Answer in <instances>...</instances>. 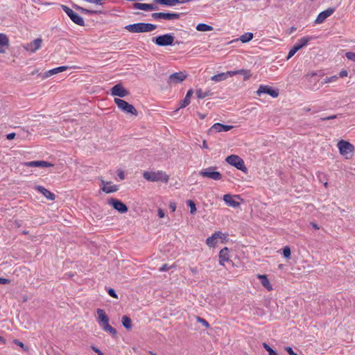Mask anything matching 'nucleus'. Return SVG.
Returning a JSON list of instances; mask_svg holds the SVG:
<instances>
[{"label": "nucleus", "mask_w": 355, "mask_h": 355, "mask_svg": "<svg viewBox=\"0 0 355 355\" xmlns=\"http://www.w3.org/2000/svg\"><path fill=\"white\" fill-rule=\"evenodd\" d=\"M193 94V89H191L188 90L186 96L184 98L180 101V108H184L187 107L190 103V99Z\"/></svg>", "instance_id": "obj_27"}, {"label": "nucleus", "mask_w": 355, "mask_h": 355, "mask_svg": "<svg viewBox=\"0 0 355 355\" xmlns=\"http://www.w3.org/2000/svg\"><path fill=\"white\" fill-rule=\"evenodd\" d=\"M110 94L112 96L123 98L128 96L129 92L121 84H116L110 89Z\"/></svg>", "instance_id": "obj_15"}, {"label": "nucleus", "mask_w": 355, "mask_h": 355, "mask_svg": "<svg viewBox=\"0 0 355 355\" xmlns=\"http://www.w3.org/2000/svg\"><path fill=\"white\" fill-rule=\"evenodd\" d=\"M336 118H337L336 115H331V116H327V117H322V118L320 119V120H322V121H327V120L334 119H336Z\"/></svg>", "instance_id": "obj_50"}, {"label": "nucleus", "mask_w": 355, "mask_h": 355, "mask_svg": "<svg viewBox=\"0 0 355 355\" xmlns=\"http://www.w3.org/2000/svg\"><path fill=\"white\" fill-rule=\"evenodd\" d=\"M202 148H208V146H207V142H206V141H205V140H204V141H203V143H202Z\"/></svg>", "instance_id": "obj_59"}, {"label": "nucleus", "mask_w": 355, "mask_h": 355, "mask_svg": "<svg viewBox=\"0 0 355 355\" xmlns=\"http://www.w3.org/2000/svg\"><path fill=\"white\" fill-rule=\"evenodd\" d=\"M102 184L101 189L106 193L116 192L118 190V186L115 184L110 185V182H105V181H102Z\"/></svg>", "instance_id": "obj_26"}, {"label": "nucleus", "mask_w": 355, "mask_h": 355, "mask_svg": "<svg viewBox=\"0 0 355 355\" xmlns=\"http://www.w3.org/2000/svg\"><path fill=\"white\" fill-rule=\"evenodd\" d=\"M8 46L9 40L8 37L4 34H0V53H5Z\"/></svg>", "instance_id": "obj_23"}, {"label": "nucleus", "mask_w": 355, "mask_h": 355, "mask_svg": "<svg viewBox=\"0 0 355 355\" xmlns=\"http://www.w3.org/2000/svg\"><path fill=\"white\" fill-rule=\"evenodd\" d=\"M169 208L172 211H175L176 209V205L174 202H171L169 205Z\"/></svg>", "instance_id": "obj_55"}, {"label": "nucleus", "mask_w": 355, "mask_h": 355, "mask_svg": "<svg viewBox=\"0 0 355 355\" xmlns=\"http://www.w3.org/2000/svg\"><path fill=\"white\" fill-rule=\"evenodd\" d=\"M92 349L98 354V355H104L103 353L95 347H92Z\"/></svg>", "instance_id": "obj_56"}, {"label": "nucleus", "mask_w": 355, "mask_h": 355, "mask_svg": "<svg viewBox=\"0 0 355 355\" xmlns=\"http://www.w3.org/2000/svg\"><path fill=\"white\" fill-rule=\"evenodd\" d=\"M263 346L265 349L268 352V355H278L268 344L263 343Z\"/></svg>", "instance_id": "obj_39"}, {"label": "nucleus", "mask_w": 355, "mask_h": 355, "mask_svg": "<svg viewBox=\"0 0 355 355\" xmlns=\"http://www.w3.org/2000/svg\"><path fill=\"white\" fill-rule=\"evenodd\" d=\"M15 133H14V132L9 133V134H8V135H6V138H7V139H8V140H12V139H13L15 138Z\"/></svg>", "instance_id": "obj_53"}, {"label": "nucleus", "mask_w": 355, "mask_h": 355, "mask_svg": "<svg viewBox=\"0 0 355 355\" xmlns=\"http://www.w3.org/2000/svg\"><path fill=\"white\" fill-rule=\"evenodd\" d=\"M338 79V76H333L331 77H327L324 80L322 81V84H327L332 82H335Z\"/></svg>", "instance_id": "obj_40"}, {"label": "nucleus", "mask_w": 355, "mask_h": 355, "mask_svg": "<svg viewBox=\"0 0 355 355\" xmlns=\"http://www.w3.org/2000/svg\"><path fill=\"white\" fill-rule=\"evenodd\" d=\"M239 74L243 76L245 80H248L251 76L250 71L243 69L239 70Z\"/></svg>", "instance_id": "obj_38"}, {"label": "nucleus", "mask_w": 355, "mask_h": 355, "mask_svg": "<svg viewBox=\"0 0 355 355\" xmlns=\"http://www.w3.org/2000/svg\"><path fill=\"white\" fill-rule=\"evenodd\" d=\"M73 7L76 9L77 10H79L81 13L83 14H96L97 12L94 10H89L86 8H82L76 4H73Z\"/></svg>", "instance_id": "obj_35"}, {"label": "nucleus", "mask_w": 355, "mask_h": 355, "mask_svg": "<svg viewBox=\"0 0 355 355\" xmlns=\"http://www.w3.org/2000/svg\"><path fill=\"white\" fill-rule=\"evenodd\" d=\"M108 204L113 207L121 214H124L128 211V207L122 202L120 200L116 198H111L108 200Z\"/></svg>", "instance_id": "obj_14"}, {"label": "nucleus", "mask_w": 355, "mask_h": 355, "mask_svg": "<svg viewBox=\"0 0 355 355\" xmlns=\"http://www.w3.org/2000/svg\"><path fill=\"white\" fill-rule=\"evenodd\" d=\"M212 236L215 239H218L222 238L223 234L220 232H216L214 234H212Z\"/></svg>", "instance_id": "obj_52"}, {"label": "nucleus", "mask_w": 355, "mask_h": 355, "mask_svg": "<svg viewBox=\"0 0 355 355\" xmlns=\"http://www.w3.org/2000/svg\"><path fill=\"white\" fill-rule=\"evenodd\" d=\"M193 0H173L174 6L193 1Z\"/></svg>", "instance_id": "obj_45"}, {"label": "nucleus", "mask_w": 355, "mask_h": 355, "mask_svg": "<svg viewBox=\"0 0 355 355\" xmlns=\"http://www.w3.org/2000/svg\"><path fill=\"white\" fill-rule=\"evenodd\" d=\"M150 354L151 355H157L155 353H153V352H150Z\"/></svg>", "instance_id": "obj_64"}, {"label": "nucleus", "mask_w": 355, "mask_h": 355, "mask_svg": "<svg viewBox=\"0 0 355 355\" xmlns=\"http://www.w3.org/2000/svg\"><path fill=\"white\" fill-rule=\"evenodd\" d=\"M182 15V13L177 12H153L152 17L155 20H176L179 19Z\"/></svg>", "instance_id": "obj_10"}, {"label": "nucleus", "mask_w": 355, "mask_h": 355, "mask_svg": "<svg viewBox=\"0 0 355 355\" xmlns=\"http://www.w3.org/2000/svg\"><path fill=\"white\" fill-rule=\"evenodd\" d=\"M196 94L198 98H204L207 96L211 95V93L209 90L204 92L201 89H197L196 91Z\"/></svg>", "instance_id": "obj_32"}, {"label": "nucleus", "mask_w": 355, "mask_h": 355, "mask_svg": "<svg viewBox=\"0 0 355 355\" xmlns=\"http://www.w3.org/2000/svg\"><path fill=\"white\" fill-rule=\"evenodd\" d=\"M0 341H1L3 343H5V340L3 337L0 336Z\"/></svg>", "instance_id": "obj_61"}, {"label": "nucleus", "mask_w": 355, "mask_h": 355, "mask_svg": "<svg viewBox=\"0 0 355 355\" xmlns=\"http://www.w3.org/2000/svg\"><path fill=\"white\" fill-rule=\"evenodd\" d=\"M35 189L38 192L43 194L48 200H53L55 198V196L54 193L45 189L44 187L40 185H37L35 187Z\"/></svg>", "instance_id": "obj_20"}, {"label": "nucleus", "mask_w": 355, "mask_h": 355, "mask_svg": "<svg viewBox=\"0 0 355 355\" xmlns=\"http://www.w3.org/2000/svg\"><path fill=\"white\" fill-rule=\"evenodd\" d=\"M170 268L171 267H169L167 264L165 263L159 269V270L160 272H164L169 270Z\"/></svg>", "instance_id": "obj_48"}, {"label": "nucleus", "mask_w": 355, "mask_h": 355, "mask_svg": "<svg viewBox=\"0 0 355 355\" xmlns=\"http://www.w3.org/2000/svg\"><path fill=\"white\" fill-rule=\"evenodd\" d=\"M14 343L17 345L18 346L21 347V348H24L25 346L24 345L23 343H21V341L18 340H14Z\"/></svg>", "instance_id": "obj_54"}, {"label": "nucleus", "mask_w": 355, "mask_h": 355, "mask_svg": "<svg viewBox=\"0 0 355 355\" xmlns=\"http://www.w3.org/2000/svg\"><path fill=\"white\" fill-rule=\"evenodd\" d=\"M258 278L261 279V282L262 286L266 288L268 291H271L272 289V285L270 283L268 279L265 275H258Z\"/></svg>", "instance_id": "obj_28"}, {"label": "nucleus", "mask_w": 355, "mask_h": 355, "mask_svg": "<svg viewBox=\"0 0 355 355\" xmlns=\"http://www.w3.org/2000/svg\"><path fill=\"white\" fill-rule=\"evenodd\" d=\"M348 75V72L347 70H341L339 73V77L340 78H344V77H347Z\"/></svg>", "instance_id": "obj_47"}, {"label": "nucleus", "mask_w": 355, "mask_h": 355, "mask_svg": "<svg viewBox=\"0 0 355 355\" xmlns=\"http://www.w3.org/2000/svg\"><path fill=\"white\" fill-rule=\"evenodd\" d=\"M283 254L286 258H290L291 257V249L289 247L286 246L283 249Z\"/></svg>", "instance_id": "obj_41"}, {"label": "nucleus", "mask_w": 355, "mask_h": 355, "mask_svg": "<svg viewBox=\"0 0 355 355\" xmlns=\"http://www.w3.org/2000/svg\"><path fill=\"white\" fill-rule=\"evenodd\" d=\"M134 8L142 10L145 11L157 10L158 6L156 3H135L133 5Z\"/></svg>", "instance_id": "obj_17"}, {"label": "nucleus", "mask_w": 355, "mask_h": 355, "mask_svg": "<svg viewBox=\"0 0 355 355\" xmlns=\"http://www.w3.org/2000/svg\"><path fill=\"white\" fill-rule=\"evenodd\" d=\"M313 227L315 228V229H319V227H318V225L315 223L313 224Z\"/></svg>", "instance_id": "obj_60"}, {"label": "nucleus", "mask_w": 355, "mask_h": 355, "mask_svg": "<svg viewBox=\"0 0 355 355\" xmlns=\"http://www.w3.org/2000/svg\"><path fill=\"white\" fill-rule=\"evenodd\" d=\"M153 2L156 4H160L168 7H174L173 0H154Z\"/></svg>", "instance_id": "obj_33"}, {"label": "nucleus", "mask_w": 355, "mask_h": 355, "mask_svg": "<svg viewBox=\"0 0 355 355\" xmlns=\"http://www.w3.org/2000/svg\"><path fill=\"white\" fill-rule=\"evenodd\" d=\"M187 77V73L185 71L175 72L169 76L167 83L170 86L175 85L184 81Z\"/></svg>", "instance_id": "obj_11"}, {"label": "nucleus", "mask_w": 355, "mask_h": 355, "mask_svg": "<svg viewBox=\"0 0 355 355\" xmlns=\"http://www.w3.org/2000/svg\"><path fill=\"white\" fill-rule=\"evenodd\" d=\"M197 321L198 322L201 323L206 328L209 327V324L208 322L206 320H205L204 318H202L200 317H197Z\"/></svg>", "instance_id": "obj_42"}, {"label": "nucleus", "mask_w": 355, "mask_h": 355, "mask_svg": "<svg viewBox=\"0 0 355 355\" xmlns=\"http://www.w3.org/2000/svg\"><path fill=\"white\" fill-rule=\"evenodd\" d=\"M10 282V279L0 277V284H9Z\"/></svg>", "instance_id": "obj_51"}, {"label": "nucleus", "mask_w": 355, "mask_h": 355, "mask_svg": "<svg viewBox=\"0 0 355 355\" xmlns=\"http://www.w3.org/2000/svg\"><path fill=\"white\" fill-rule=\"evenodd\" d=\"M164 215L165 214H164V211L162 209H158V216H159V217L161 218H164Z\"/></svg>", "instance_id": "obj_57"}, {"label": "nucleus", "mask_w": 355, "mask_h": 355, "mask_svg": "<svg viewBox=\"0 0 355 355\" xmlns=\"http://www.w3.org/2000/svg\"><path fill=\"white\" fill-rule=\"evenodd\" d=\"M334 11L335 8H329L328 9L320 12L317 18L315 19L314 23L316 24L323 23L327 17L331 16L334 12Z\"/></svg>", "instance_id": "obj_16"}, {"label": "nucleus", "mask_w": 355, "mask_h": 355, "mask_svg": "<svg viewBox=\"0 0 355 355\" xmlns=\"http://www.w3.org/2000/svg\"><path fill=\"white\" fill-rule=\"evenodd\" d=\"M196 29L198 31H200V32H207V31H213L214 28L211 26H210V25H208V24H203V23H200V24H198L196 26Z\"/></svg>", "instance_id": "obj_29"}, {"label": "nucleus", "mask_w": 355, "mask_h": 355, "mask_svg": "<svg viewBox=\"0 0 355 355\" xmlns=\"http://www.w3.org/2000/svg\"><path fill=\"white\" fill-rule=\"evenodd\" d=\"M225 74L227 75V79L230 77H232L233 76L239 74V70L236 71H228L225 72Z\"/></svg>", "instance_id": "obj_44"}, {"label": "nucleus", "mask_w": 355, "mask_h": 355, "mask_svg": "<svg viewBox=\"0 0 355 355\" xmlns=\"http://www.w3.org/2000/svg\"><path fill=\"white\" fill-rule=\"evenodd\" d=\"M96 313L97 321L101 328L103 331L110 333L111 335L115 336L116 334V330L110 325L109 318L105 311L103 309H98Z\"/></svg>", "instance_id": "obj_1"}, {"label": "nucleus", "mask_w": 355, "mask_h": 355, "mask_svg": "<svg viewBox=\"0 0 355 355\" xmlns=\"http://www.w3.org/2000/svg\"><path fill=\"white\" fill-rule=\"evenodd\" d=\"M229 260V250L227 248H224L219 252V263L221 266H225V262Z\"/></svg>", "instance_id": "obj_24"}, {"label": "nucleus", "mask_w": 355, "mask_h": 355, "mask_svg": "<svg viewBox=\"0 0 355 355\" xmlns=\"http://www.w3.org/2000/svg\"><path fill=\"white\" fill-rule=\"evenodd\" d=\"M225 160L229 164L234 166L237 169L244 173H247L248 168L245 165L244 161L238 155H231L230 156H227Z\"/></svg>", "instance_id": "obj_5"}, {"label": "nucleus", "mask_w": 355, "mask_h": 355, "mask_svg": "<svg viewBox=\"0 0 355 355\" xmlns=\"http://www.w3.org/2000/svg\"><path fill=\"white\" fill-rule=\"evenodd\" d=\"M345 57L348 60L355 62V53H354V52H347L345 53Z\"/></svg>", "instance_id": "obj_43"}, {"label": "nucleus", "mask_w": 355, "mask_h": 355, "mask_svg": "<svg viewBox=\"0 0 355 355\" xmlns=\"http://www.w3.org/2000/svg\"><path fill=\"white\" fill-rule=\"evenodd\" d=\"M216 239H215L213 236H211L207 239L206 243L209 247H214L216 244Z\"/></svg>", "instance_id": "obj_37"}, {"label": "nucleus", "mask_w": 355, "mask_h": 355, "mask_svg": "<svg viewBox=\"0 0 355 355\" xmlns=\"http://www.w3.org/2000/svg\"><path fill=\"white\" fill-rule=\"evenodd\" d=\"M233 128L232 125H224L220 123H214L209 129L210 132H227Z\"/></svg>", "instance_id": "obj_19"}, {"label": "nucleus", "mask_w": 355, "mask_h": 355, "mask_svg": "<svg viewBox=\"0 0 355 355\" xmlns=\"http://www.w3.org/2000/svg\"><path fill=\"white\" fill-rule=\"evenodd\" d=\"M257 94L259 96H261L263 94H267L273 98H277L279 95V90L275 89L272 87H270L268 85H261L259 86V89H257Z\"/></svg>", "instance_id": "obj_13"}, {"label": "nucleus", "mask_w": 355, "mask_h": 355, "mask_svg": "<svg viewBox=\"0 0 355 355\" xmlns=\"http://www.w3.org/2000/svg\"><path fill=\"white\" fill-rule=\"evenodd\" d=\"M199 116H200V117L201 119H204V118L205 117V115H202V114H199Z\"/></svg>", "instance_id": "obj_62"}, {"label": "nucleus", "mask_w": 355, "mask_h": 355, "mask_svg": "<svg viewBox=\"0 0 355 355\" xmlns=\"http://www.w3.org/2000/svg\"><path fill=\"white\" fill-rule=\"evenodd\" d=\"M25 165L30 167H51L53 166V164L46 161H31L26 162Z\"/></svg>", "instance_id": "obj_21"}, {"label": "nucleus", "mask_w": 355, "mask_h": 355, "mask_svg": "<svg viewBox=\"0 0 355 355\" xmlns=\"http://www.w3.org/2000/svg\"><path fill=\"white\" fill-rule=\"evenodd\" d=\"M118 176L120 178L121 180H123L125 178L124 173L122 171H118Z\"/></svg>", "instance_id": "obj_58"}, {"label": "nucleus", "mask_w": 355, "mask_h": 355, "mask_svg": "<svg viewBox=\"0 0 355 355\" xmlns=\"http://www.w3.org/2000/svg\"><path fill=\"white\" fill-rule=\"evenodd\" d=\"M237 197V196H232L230 194H225L223 196V200L225 201V204L229 207L236 208L240 205V203L236 201L234 198Z\"/></svg>", "instance_id": "obj_22"}, {"label": "nucleus", "mask_w": 355, "mask_h": 355, "mask_svg": "<svg viewBox=\"0 0 355 355\" xmlns=\"http://www.w3.org/2000/svg\"><path fill=\"white\" fill-rule=\"evenodd\" d=\"M157 28V26L150 23H135L125 26V29L130 33H140L151 32Z\"/></svg>", "instance_id": "obj_2"}, {"label": "nucleus", "mask_w": 355, "mask_h": 355, "mask_svg": "<svg viewBox=\"0 0 355 355\" xmlns=\"http://www.w3.org/2000/svg\"><path fill=\"white\" fill-rule=\"evenodd\" d=\"M216 166H209L199 171V175L202 178H207L213 180H220L222 179V174L216 171Z\"/></svg>", "instance_id": "obj_4"}, {"label": "nucleus", "mask_w": 355, "mask_h": 355, "mask_svg": "<svg viewBox=\"0 0 355 355\" xmlns=\"http://www.w3.org/2000/svg\"><path fill=\"white\" fill-rule=\"evenodd\" d=\"M144 178L150 182H167L169 177L162 171H145L143 174Z\"/></svg>", "instance_id": "obj_3"}, {"label": "nucleus", "mask_w": 355, "mask_h": 355, "mask_svg": "<svg viewBox=\"0 0 355 355\" xmlns=\"http://www.w3.org/2000/svg\"><path fill=\"white\" fill-rule=\"evenodd\" d=\"M337 147L339 149V152L342 155H346L351 153L354 150V146L348 141L345 140H340L337 144Z\"/></svg>", "instance_id": "obj_12"}, {"label": "nucleus", "mask_w": 355, "mask_h": 355, "mask_svg": "<svg viewBox=\"0 0 355 355\" xmlns=\"http://www.w3.org/2000/svg\"><path fill=\"white\" fill-rule=\"evenodd\" d=\"M42 42V39L37 38V39L34 40L33 42H31V43L27 44L24 46V49L28 51H30L31 53H35V51H37L38 49H40L41 48Z\"/></svg>", "instance_id": "obj_18"}, {"label": "nucleus", "mask_w": 355, "mask_h": 355, "mask_svg": "<svg viewBox=\"0 0 355 355\" xmlns=\"http://www.w3.org/2000/svg\"><path fill=\"white\" fill-rule=\"evenodd\" d=\"M285 349L290 355H297L291 347H286Z\"/></svg>", "instance_id": "obj_49"}, {"label": "nucleus", "mask_w": 355, "mask_h": 355, "mask_svg": "<svg viewBox=\"0 0 355 355\" xmlns=\"http://www.w3.org/2000/svg\"><path fill=\"white\" fill-rule=\"evenodd\" d=\"M114 103L117 105L118 108L120 109L121 111H123L125 113L127 114H131L132 115H137V111L135 108V107L126 102L124 100H122L121 98H114Z\"/></svg>", "instance_id": "obj_7"}, {"label": "nucleus", "mask_w": 355, "mask_h": 355, "mask_svg": "<svg viewBox=\"0 0 355 355\" xmlns=\"http://www.w3.org/2000/svg\"><path fill=\"white\" fill-rule=\"evenodd\" d=\"M253 38V34L252 33H245V34L242 35L239 40L242 43H246L250 42Z\"/></svg>", "instance_id": "obj_34"}, {"label": "nucleus", "mask_w": 355, "mask_h": 355, "mask_svg": "<svg viewBox=\"0 0 355 355\" xmlns=\"http://www.w3.org/2000/svg\"><path fill=\"white\" fill-rule=\"evenodd\" d=\"M187 204L190 207L191 214H194L196 212V207L195 202L191 200H187Z\"/></svg>", "instance_id": "obj_36"}, {"label": "nucleus", "mask_w": 355, "mask_h": 355, "mask_svg": "<svg viewBox=\"0 0 355 355\" xmlns=\"http://www.w3.org/2000/svg\"><path fill=\"white\" fill-rule=\"evenodd\" d=\"M61 7L63 11L67 15V16L74 24L80 26H85V21L80 15L76 13L71 8H69L67 6L62 5Z\"/></svg>", "instance_id": "obj_6"}, {"label": "nucleus", "mask_w": 355, "mask_h": 355, "mask_svg": "<svg viewBox=\"0 0 355 355\" xmlns=\"http://www.w3.org/2000/svg\"><path fill=\"white\" fill-rule=\"evenodd\" d=\"M121 322L123 326L127 329H132V320L130 318H129L127 315H123L121 318Z\"/></svg>", "instance_id": "obj_30"}, {"label": "nucleus", "mask_w": 355, "mask_h": 355, "mask_svg": "<svg viewBox=\"0 0 355 355\" xmlns=\"http://www.w3.org/2000/svg\"><path fill=\"white\" fill-rule=\"evenodd\" d=\"M324 185L327 188L328 187V183L326 182H324Z\"/></svg>", "instance_id": "obj_63"}, {"label": "nucleus", "mask_w": 355, "mask_h": 355, "mask_svg": "<svg viewBox=\"0 0 355 355\" xmlns=\"http://www.w3.org/2000/svg\"><path fill=\"white\" fill-rule=\"evenodd\" d=\"M152 41L159 46H172L174 42V37L171 34L167 33L153 37Z\"/></svg>", "instance_id": "obj_9"}, {"label": "nucleus", "mask_w": 355, "mask_h": 355, "mask_svg": "<svg viewBox=\"0 0 355 355\" xmlns=\"http://www.w3.org/2000/svg\"><path fill=\"white\" fill-rule=\"evenodd\" d=\"M227 79V75L225 74V72H223L216 75H214L211 77V80L212 81L218 83L223 80H225Z\"/></svg>", "instance_id": "obj_31"}, {"label": "nucleus", "mask_w": 355, "mask_h": 355, "mask_svg": "<svg viewBox=\"0 0 355 355\" xmlns=\"http://www.w3.org/2000/svg\"><path fill=\"white\" fill-rule=\"evenodd\" d=\"M107 293L108 294L114 297V298H116L117 299L118 298V295L116 293L115 291L113 289V288H110L108 291H107Z\"/></svg>", "instance_id": "obj_46"}, {"label": "nucleus", "mask_w": 355, "mask_h": 355, "mask_svg": "<svg viewBox=\"0 0 355 355\" xmlns=\"http://www.w3.org/2000/svg\"><path fill=\"white\" fill-rule=\"evenodd\" d=\"M313 39L311 36H305L300 38L293 46V48L289 51L288 55L286 57V60H289L291 58L297 51L305 46L309 41Z\"/></svg>", "instance_id": "obj_8"}, {"label": "nucleus", "mask_w": 355, "mask_h": 355, "mask_svg": "<svg viewBox=\"0 0 355 355\" xmlns=\"http://www.w3.org/2000/svg\"><path fill=\"white\" fill-rule=\"evenodd\" d=\"M69 67H67V66H61V67H56V68H54V69H50L47 71H46L44 73V78H48V77H50L53 75H55V74H57L58 73H60V72H62V71H64L65 70H67Z\"/></svg>", "instance_id": "obj_25"}]
</instances>
